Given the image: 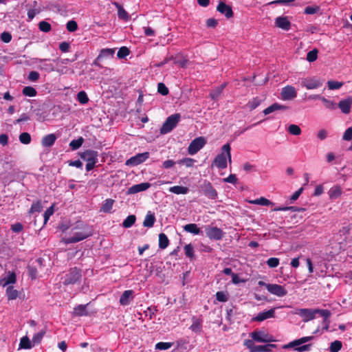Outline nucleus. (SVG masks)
Returning <instances> with one entry per match:
<instances>
[{
  "instance_id": "nucleus-1",
  "label": "nucleus",
  "mask_w": 352,
  "mask_h": 352,
  "mask_svg": "<svg viewBox=\"0 0 352 352\" xmlns=\"http://www.w3.org/2000/svg\"><path fill=\"white\" fill-rule=\"evenodd\" d=\"M231 147L229 144H224L221 148V153L214 159L212 166L214 165L219 169H224L227 167V157L231 162Z\"/></svg>"
},
{
  "instance_id": "nucleus-2",
  "label": "nucleus",
  "mask_w": 352,
  "mask_h": 352,
  "mask_svg": "<svg viewBox=\"0 0 352 352\" xmlns=\"http://www.w3.org/2000/svg\"><path fill=\"white\" fill-rule=\"evenodd\" d=\"M314 338V336L302 337L299 339L294 340L290 342L287 344L285 345L284 348L289 349V348H292L294 346H298L295 349V350H296L298 352L309 351L311 349V344H304V345H302V344L312 340Z\"/></svg>"
},
{
  "instance_id": "nucleus-3",
  "label": "nucleus",
  "mask_w": 352,
  "mask_h": 352,
  "mask_svg": "<svg viewBox=\"0 0 352 352\" xmlns=\"http://www.w3.org/2000/svg\"><path fill=\"white\" fill-rule=\"evenodd\" d=\"M181 115L179 113H174L168 116L160 128V133L162 135L167 134L175 128L180 121Z\"/></svg>"
},
{
  "instance_id": "nucleus-4",
  "label": "nucleus",
  "mask_w": 352,
  "mask_h": 352,
  "mask_svg": "<svg viewBox=\"0 0 352 352\" xmlns=\"http://www.w3.org/2000/svg\"><path fill=\"white\" fill-rule=\"evenodd\" d=\"M244 345L250 350V352H272L277 346L270 342L265 345H256L253 340H245Z\"/></svg>"
},
{
  "instance_id": "nucleus-5",
  "label": "nucleus",
  "mask_w": 352,
  "mask_h": 352,
  "mask_svg": "<svg viewBox=\"0 0 352 352\" xmlns=\"http://www.w3.org/2000/svg\"><path fill=\"white\" fill-rule=\"evenodd\" d=\"M81 270L77 267L71 268L69 272L62 277L64 285H74L81 279Z\"/></svg>"
},
{
  "instance_id": "nucleus-6",
  "label": "nucleus",
  "mask_w": 352,
  "mask_h": 352,
  "mask_svg": "<svg viewBox=\"0 0 352 352\" xmlns=\"http://www.w3.org/2000/svg\"><path fill=\"white\" fill-rule=\"evenodd\" d=\"M250 335L253 342L255 341L256 342L269 343L276 341L272 335H270L264 331L256 330L252 331Z\"/></svg>"
},
{
  "instance_id": "nucleus-7",
  "label": "nucleus",
  "mask_w": 352,
  "mask_h": 352,
  "mask_svg": "<svg viewBox=\"0 0 352 352\" xmlns=\"http://www.w3.org/2000/svg\"><path fill=\"white\" fill-rule=\"evenodd\" d=\"M206 140L204 137L195 138L188 147V153L191 155H195L206 145Z\"/></svg>"
},
{
  "instance_id": "nucleus-8",
  "label": "nucleus",
  "mask_w": 352,
  "mask_h": 352,
  "mask_svg": "<svg viewBox=\"0 0 352 352\" xmlns=\"http://www.w3.org/2000/svg\"><path fill=\"white\" fill-rule=\"evenodd\" d=\"M200 190L203 194L210 199H216L217 198V192L213 188L211 183L207 180H204L201 184H200Z\"/></svg>"
},
{
  "instance_id": "nucleus-9",
  "label": "nucleus",
  "mask_w": 352,
  "mask_h": 352,
  "mask_svg": "<svg viewBox=\"0 0 352 352\" xmlns=\"http://www.w3.org/2000/svg\"><path fill=\"white\" fill-rule=\"evenodd\" d=\"M91 235V231L89 232H76L73 236L65 237L63 241L65 244L75 243L81 241Z\"/></svg>"
},
{
  "instance_id": "nucleus-10",
  "label": "nucleus",
  "mask_w": 352,
  "mask_h": 352,
  "mask_svg": "<svg viewBox=\"0 0 352 352\" xmlns=\"http://www.w3.org/2000/svg\"><path fill=\"white\" fill-rule=\"evenodd\" d=\"M206 236L212 240L219 241L224 236V232L216 226H208L205 229Z\"/></svg>"
},
{
  "instance_id": "nucleus-11",
  "label": "nucleus",
  "mask_w": 352,
  "mask_h": 352,
  "mask_svg": "<svg viewBox=\"0 0 352 352\" xmlns=\"http://www.w3.org/2000/svg\"><path fill=\"white\" fill-rule=\"evenodd\" d=\"M294 314L299 316L302 318L303 322H307L316 318V309H296L294 311Z\"/></svg>"
},
{
  "instance_id": "nucleus-12",
  "label": "nucleus",
  "mask_w": 352,
  "mask_h": 352,
  "mask_svg": "<svg viewBox=\"0 0 352 352\" xmlns=\"http://www.w3.org/2000/svg\"><path fill=\"white\" fill-rule=\"evenodd\" d=\"M148 157V152L138 153L135 155L128 159L125 162V165L128 166H135L144 162Z\"/></svg>"
},
{
  "instance_id": "nucleus-13",
  "label": "nucleus",
  "mask_w": 352,
  "mask_h": 352,
  "mask_svg": "<svg viewBox=\"0 0 352 352\" xmlns=\"http://www.w3.org/2000/svg\"><path fill=\"white\" fill-rule=\"evenodd\" d=\"M302 87H306L307 89H317L322 85V82L318 77L305 78L301 81Z\"/></svg>"
},
{
  "instance_id": "nucleus-14",
  "label": "nucleus",
  "mask_w": 352,
  "mask_h": 352,
  "mask_svg": "<svg viewBox=\"0 0 352 352\" xmlns=\"http://www.w3.org/2000/svg\"><path fill=\"white\" fill-rule=\"evenodd\" d=\"M275 309L276 308H272L269 310L260 312L256 316H254L251 319V321L263 322L267 319L273 318L275 317Z\"/></svg>"
},
{
  "instance_id": "nucleus-15",
  "label": "nucleus",
  "mask_w": 352,
  "mask_h": 352,
  "mask_svg": "<svg viewBox=\"0 0 352 352\" xmlns=\"http://www.w3.org/2000/svg\"><path fill=\"white\" fill-rule=\"evenodd\" d=\"M280 96L283 100H291L296 97L297 92L294 87L287 85L282 89Z\"/></svg>"
},
{
  "instance_id": "nucleus-16",
  "label": "nucleus",
  "mask_w": 352,
  "mask_h": 352,
  "mask_svg": "<svg viewBox=\"0 0 352 352\" xmlns=\"http://www.w3.org/2000/svg\"><path fill=\"white\" fill-rule=\"evenodd\" d=\"M217 10L221 14L224 15L227 19H230L234 15L232 7L226 4L223 1H219L217 6Z\"/></svg>"
},
{
  "instance_id": "nucleus-17",
  "label": "nucleus",
  "mask_w": 352,
  "mask_h": 352,
  "mask_svg": "<svg viewBox=\"0 0 352 352\" xmlns=\"http://www.w3.org/2000/svg\"><path fill=\"white\" fill-rule=\"evenodd\" d=\"M267 291L274 295H276L278 297L285 296L287 294V291L285 288L278 284H270L267 285Z\"/></svg>"
},
{
  "instance_id": "nucleus-18",
  "label": "nucleus",
  "mask_w": 352,
  "mask_h": 352,
  "mask_svg": "<svg viewBox=\"0 0 352 352\" xmlns=\"http://www.w3.org/2000/svg\"><path fill=\"white\" fill-rule=\"evenodd\" d=\"M80 158L87 162L97 163L98 153L94 150H86L80 153Z\"/></svg>"
},
{
  "instance_id": "nucleus-19",
  "label": "nucleus",
  "mask_w": 352,
  "mask_h": 352,
  "mask_svg": "<svg viewBox=\"0 0 352 352\" xmlns=\"http://www.w3.org/2000/svg\"><path fill=\"white\" fill-rule=\"evenodd\" d=\"M151 184L148 182H143L138 184L133 185L128 188L126 194L133 195L140 192L146 190L151 187Z\"/></svg>"
},
{
  "instance_id": "nucleus-20",
  "label": "nucleus",
  "mask_w": 352,
  "mask_h": 352,
  "mask_svg": "<svg viewBox=\"0 0 352 352\" xmlns=\"http://www.w3.org/2000/svg\"><path fill=\"white\" fill-rule=\"evenodd\" d=\"M275 25L283 30L288 31L291 28L292 23L288 16H280L276 18Z\"/></svg>"
},
{
  "instance_id": "nucleus-21",
  "label": "nucleus",
  "mask_w": 352,
  "mask_h": 352,
  "mask_svg": "<svg viewBox=\"0 0 352 352\" xmlns=\"http://www.w3.org/2000/svg\"><path fill=\"white\" fill-rule=\"evenodd\" d=\"M351 104L352 99L351 97L349 96L346 99L340 100L338 104L337 108H340L342 113L349 114L351 111Z\"/></svg>"
},
{
  "instance_id": "nucleus-22",
  "label": "nucleus",
  "mask_w": 352,
  "mask_h": 352,
  "mask_svg": "<svg viewBox=\"0 0 352 352\" xmlns=\"http://www.w3.org/2000/svg\"><path fill=\"white\" fill-rule=\"evenodd\" d=\"M112 4L118 10V17L124 21H128L131 19L129 14L124 9L122 5L116 1H113Z\"/></svg>"
},
{
  "instance_id": "nucleus-23",
  "label": "nucleus",
  "mask_w": 352,
  "mask_h": 352,
  "mask_svg": "<svg viewBox=\"0 0 352 352\" xmlns=\"http://www.w3.org/2000/svg\"><path fill=\"white\" fill-rule=\"evenodd\" d=\"M16 281V274L14 272H9L7 276L0 278V285L6 287L10 284L15 283Z\"/></svg>"
},
{
  "instance_id": "nucleus-24",
  "label": "nucleus",
  "mask_w": 352,
  "mask_h": 352,
  "mask_svg": "<svg viewBox=\"0 0 352 352\" xmlns=\"http://www.w3.org/2000/svg\"><path fill=\"white\" fill-rule=\"evenodd\" d=\"M133 293L134 292L133 290L124 291L120 298L119 302L120 305L123 306L129 305L133 298Z\"/></svg>"
},
{
  "instance_id": "nucleus-25",
  "label": "nucleus",
  "mask_w": 352,
  "mask_h": 352,
  "mask_svg": "<svg viewBox=\"0 0 352 352\" xmlns=\"http://www.w3.org/2000/svg\"><path fill=\"white\" fill-rule=\"evenodd\" d=\"M57 139L54 133H50L45 135L41 140V145L43 147H51L54 145Z\"/></svg>"
},
{
  "instance_id": "nucleus-26",
  "label": "nucleus",
  "mask_w": 352,
  "mask_h": 352,
  "mask_svg": "<svg viewBox=\"0 0 352 352\" xmlns=\"http://www.w3.org/2000/svg\"><path fill=\"white\" fill-rule=\"evenodd\" d=\"M192 323L190 327L192 331L200 334L202 331V320L195 316L192 318Z\"/></svg>"
},
{
  "instance_id": "nucleus-27",
  "label": "nucleus",
  "mask_w": 352,
  "mask_h": 352,
  "mask_svg": "<svg viewBox=\"0 0 352 352\" xmlns=\"http://www.w3.org/2000/svg\"><path fill=\"white\" fill-rule=\"evenodd\" d=\"M226 86V83H223V84L217 87L215 89H212L210 92V97L211 98V99L214 101L218 100L220 95L222 94Z\"/></svg>"
},
{
  "instance_id": "nucleus-28",
  "label": "nucleus",
  "mask_w": 352,
  "mask_h": 352,
  "mask_svg": "<svg viewBox=\"0 0 352 352\" xmlns=\"http://www.w3.org/2000/svg\"><path fill=\"white\" fill-rule=\"evenodd\" d=\"M184 230L194 235H199L201 233V229L196 223H188L183 226Z\"/></svg>"
},
{
  "instance_id": "nucleus-29",
  "label": "nucleus",
  "mask_w": 352,
  "mask_h": 352,
  "mask_svg": "<svg viewBox=\"0 0 352 352\" xmlns=\"http://www.w3.org/2000/svg\"><path fill=\"white\" fill-rule=\"evenodd\" d=\"M155 222V217L154 213L148 211L143 221V226L146 228H152Z\"/></svg>"
},
{
  "instance_id": "nucleus-30",
  "label": "nucleus",
  "mask_w": 352,
  "mask_h": 352,
  "mask_svg": "<svg viewBox=\"0 0 352 352\" xmlns=\"http://www.w3.org/2000/svg\"><path fill=\"white\" fill-rule=\"evenodd\" d=\"M287 109V107L285 105L280 104L278 103H274L265 109L263 110V113L265 115H268L272 112H274L278 110H285Z\"/></svg>"
},
{
  "instance_id": "nucleus-31",
  "label": "nucleus",
  "mask_w": 352,
  "mask_h": 352,
  "mask_svg": "<svg viewBox=\"0 0 352 352\" xmlns=\"http://www.w3.org/2000/svg\"><path fill=\"white\" fill-rule=\"evenodd\" d=\"M168 191L176 195H186L189 192V189L186 186H174L170 187Z\"/></svg>"
},
{
  "instance_id": "nucleus-32",
  "label": "nucleus",
  "mask_w": 352,
  "mask_h": 352,
  "mask_svg": "<svg viewBox=\"0 0 352 352\" xmlns=\"http://www.w3.org/2000/svg\"><path fill=\"white\" fill-rule=\"evenodd\" d=\"M290 210L292 212H304L305 209L302 207L298 206H278L272 209V211H287Z\"/></svg>"
},
{
  "instance_id": "nucleus-33",
  "label": "nucleus",
  "mask_w": 352,
  "mask_h": 352,
  "mask_svg": "<svg viewBox=\"0 0 352 352\" xmlns=\"http://www.w3.org/2000/svg\"><path fill=\"white\" fill-rule=\"evenodd\" d=\"M114 200L112 199H107L102 204L100 211L105 213H110L111 212Z\"/></svg>"
},
{
  "instance_id": "nucleus-34",
  "label": "nucleus",
  "mask_w": 352,
  "mask_h": 352,
  "mask_svg": "<svg viewBox=\"0 0 352 352\" xmlns=\"http://www.w3.org/2000/svg\"><path fill=\"white\" fill-rule=\"evenodd\" d=\"M115 54V50L111 48L102 49L98 55V58H113Z\"/></svg>"
},
{
  "instance_id": "nucleus-35",
  "label": "nucleus",
  "mask_w": 352,
  "mask_h": 352,
  "mask_svg": "<svg viewBox=\"0 0 352 352\" xmlns=\"http://www.w3.org/2000/svg\"><path fill=\"white\" fill-rule=\"evenodd\" d=\"M87 305H79L77 307H74V312L76 316H87L89 315L88 311H87Z\"/></svg>"
},
{
  "instance_id": "nucleus-36",
  "label": "nucleus",
  "mask_w": 352,
  "mask_h": 352,
  "mask_svg": "<svg viewBox=\"0 0 352 352\" xmlns=\"http://www.w3.org/2000/svg\"><path fill=\"white\" fill-rule=\"evenodd\" d=\"M6 294L8 300H15L19 296L18 291L14 289L13 286H8Z\"/></svg>"
},
{
  "instance_id": "nucleus-37",
  "label": "nucleus",
  "mask_w": 352,
  "mask_h": 352,
  "mask_svg": "<svg viewBox=\"0 0 352 352\" xmlns=\"http://www.w3.org/2000/svg\"><path fill=\"white\" fill-rule=\"evenodd\" d=\"M169 245V239L164 233L159 234V248L162 250L166 248Z\"/></svg>"
},
{
  "instance_id": "nucleus-38",
  "label": "nucleus",
  "mask_w": 352,
  "mask_h": 352,
  "mask_svg": "<svg viewBox=\"0 0 352 352\" xmlns=\"http://www.w3.org/2000/svg\"><path fill=\"white\" fill-rule=\"evenodd\" d=\"M47 60L46 59H38V62L41 63L39 65V69L41 70H45L47 72H50L54 71V67L51 63H45Z\"/></svg>"
},
{
  "instance_id": "nucleus-39",
  "label": "nucleus",
  "mask_w": 352,
  "mask_h": 352,
  "mask_svg": "<svg viewBox=\"0 0 352 352\" xmlns=\"http://www.w3.org/2000/svg\"><path fill=\"white\" fill-rule=\"evenodd\" d=\"M136 221V217L134 214L129 215L122 222V226L125 228H131Z\"/></svg>"
},
{
  "instance_id": "nucleus-40",
  "label": "nucleus",
  "mask_w": 352,
  "mask_h": 352,
  "mask_svg": "<svg viewBox=\"0 0 352 352\" xmlns=\"http://www.w3.org/2000/svg\"><path fill=\"white\" fill-rule=\"evenodd\" d=\"M250 203L253 204L260 205V206H274V204L270 200L265 198L260 197L258 199H256L253 201H251Z\"/></svg>"
},
{
  "instance_id": "nucleus-41",
  "label": "nucleus",
  "mask_w": 352,
  "mask_h": 352,
  "mask_svg": "<svg viewBox=\"0 0 352 352\" xmlns=\"http://www.w3.org/2000/svg\"><path fill=\"white\" fill-rule=\"evenodd\" d=\"M84 142V139L82 137L76 140H73L69 143V146L72 150L75 151L78 149Z\"/></svg>"
},
{
  "instance_id": "nucleus-42",
  "label": "nucleus",
  "mask_w": 352,
  "mask_h": 352,
  "mask_svg": "<svg viewBox=\"0 0 352 352\" xmlns=\"http://www.w3.org/2000/svg\"><path fill=\"white\" fill-rule=\"evenodd\" d=\"M329 194L331 199H336L342 195V190L340 186H334L329 190Z\"/></svg>"
},
{
  "instance_id": "nucleus-43",
  "label": "nucleus",
  "mask_w": 352,
  "mask_h": 352,
  "mask_svg": "<svg viewBox=\"0 0 352 352\" xmlns=\"http://www.w3.org/2000/svg\"><path fill=\"white\" fill-rule=\"evenodd\" d=\"M22 93L25 96L34 97L36 96L37 91L34 87L26 86L23 89Z\"/></svg>"
},
{
  "instance_id": "nucleus-44",
  "label": "nucleus",
  "mask_w": 352,
  "mask_h": 352,
  "mask_svg": "<svg viewBox=\"0 0 352 352\" xmlns=\"http://www.w3.org/2000/svg\"><path fill=\"white\" fill-rule=\"evenodd\" d=\"M261 102V98H259L258 97H254L251 100L249 101L247 105L250 110L252 111L255 109L256 107H258L260 105Z\"/></svg>"
},
{
  "instance_id": "nucleus-45",
  "label": "nucleus",
  "mask_w": 352,
  "mask_h": 352,
  "mask_svg": "<svg viewBox=\"0 0 352 352\" xmlns=\"http://www.w3.org/2000/svg\"><path fill=\"white\" fill-rule=\"evenodd\" d=\"M42 209H43V206L41 204V201L40 200H38L32 204L31 208L28 212H29V214H33L36 212H39L42 210Z\"/></svg>"
},
{
  "instance_id": "nucleus-46",
  "label": "nucleus",
  "mask_w": 352,
  "mask_h": 352,
  "mask_svg": "<svg viewBox=\"0 0 352 352\" xmlns=\"http://www.w3.org/2000/svg\"><path fill=\"white\" fill-rule=\"evenodd\" d=\"M342 347V343L340 340H335L330 344L329 351L331 352H338Z\"/></svg>"
},
{
  "instance_id": "nucleus-47",
  "label": "nucleus",
  "mask_w": 352,
  "mask_h": 352,
  "mask_svg": "<svg viewBox=\"0 0 352 352\" xmlns=\"http://www.w3.org/2000/svg\"><path fill=\"white\" fill-rule=\"evenodd\" d=\"M185 255L190 259L195 258V251L193 246L190 243L186 245L184 248Z\"/></svg>"
},
{
  "instance_id": "nucleus-48",
  "label": "nucleus",
  "mask_w": 352,
  "mask_h": 352,
  "mask_svg": "<svg viewBox=\"0 0 352 352\" xmlns=\"http://www.w3.org/2000/svg\"><path fill=\"white\" fill-rule=\"evenodd\" d=\"M77 100L80 104H85L88 102L89 98L85 91H80L77 94Z\"/></svg>"
},
{
  "instance_id": "nucleus-49",
  "label": "nucleus",
  "mask_w": 352,
  "mask_h": 352,
  "mask_svg": "<svg viewBox=\"0 0 352 352\" xmlns=\"http://www.w3.org/2000/svg\"><path fill=\"white\" fill-rule=\"evenodd\" d=\"M45 333H46L45 330L42 329L39 332L35 333L34 335V336L32 337V342L34 344H39L41 342L44 335L45 334Z\"/></svg>"
},
{
  "instance_id": "nucleus-50",
  "label": "nucleus",
  "mask_w": 352,
  "mask_h": 352,
  "mask_svg": "<svg viewBox=\"0 0 352 352\" xmlns=\"http://www.w3.org/2000/svg\"><path fill=\"white\" fill-rule=\"evenodd\" d=\"M19 138L20 142L23 144H30L31 142V140H32L30 134L27 132L21 133L19 135Z\"/></svg>"
},
{
  "instance_id": "nucleus-51",
  "label": "nucleus",
  "mask_w": 352,
  "mask_h": 352,
  "mask_svg": "<svg viewBox=\"0 0 352 352\" xmlns=\"http://www.w3.org/2000/svg\"><path fill=\"white\" fill-rule=\"evenodd\" d=\"M322 102L324 103V107L327 109H329L330 110H335L337 108L338 104H336L335 102L332 100L327 99L324 97L322 98Z\"/></svg>"
},
{
  "instance_id": "nucleus-52",
  "label": "nucleus",
  "mask_w": 352,
  "mask_h": 352,
  "mask_svg": "<svg viewBox=\"0 0 352 352\" xmlns=\"http://www.w3.org/2000/svg\"><path fill=\"white\" fill-rule=\"evenodd\" d=\"M316 314H320V316L323 318L322 320H329V318L331 316V311L328 309H316Z\"/></svg>"
},
{
  "instance_id": "nucleus-53",
  "label": "nucleus",
  "mask_w": 352,
  "mask_h": 352,
  "mask_svg": "<svg viewBox=\"0 0 352 352\" xmlns=\"http://www.w3.org/2000/svg\"><path fill=\"white\" fill-rule=\"evenodd\" d=\"M19 346L21 349H29L32 348V344L30 339L27 337H23L21 339Z\"/></svg>"
},
{
  "instance_id": "nucleus-54",
  "label": "nucleus",
  "mask_w": 352,
  "mask_h": 352,
  "mask_svg": "<svg viewBox=\"0 0 352 352\" xmlns=\"http://www.w3.org/2000/svg\"><path fill=\"white\" fill-rule=\"evenodd\" d=\"M38 28L41 32L47 33L51 30L52 26L48 22L42 21L38 23Z\"/></svg>"
},
{
  "instance_id": "nucleus-55",
  "label": "nucleus",
  "mask_w": 352,
  "mask_h": 352,
  "mask_svg": "<svg viewBox=\"0 0 352 352\" xmlns=\"http://www.w3.org/2000/svg\"><path fill=\"white\" fill-rule=\"evenodd\" d=\"M318 51L317 49H314V50L309 51L307 54L306 58H307V61H309L310 63L315 61L318 58Z\"/></svg>"
},
{
  "instance_id": "nucleus-56",
  "label": "nucleus",
  "mask_w": 352,
  "mask_h": 352,
  "mask_svg": "<svg viewBox=\"0 0 352 352\" xmlns=\"http://www.w3.org/2000/svg\"><path fill=\"white\" fill-rule=\"evenodd\" d=\"M130 54V50L127 47L123 46L121 47L117 53V56L118 58H124Z\"/></svg>"
},
{
  "instance_id": "nucleus-57",
  "label": "nucleus",
  "mask_w": 352,
  "mask_h": 352,
  "mask_svg": "<svg viewBox=\"0 0 352 352\" xmlns=\"http://www.w3.org/2000/svg\"><path fill=\"white\" fill-rule=\"evenodd\" d=\"M173 344V342H160L155 344V349L160 351L167 350L170 349Z\"/></svg>"
},
{
  "instance_id": "nucleus-58",
  "label": "nucleus",
  "mask_w": 352,
  "mask_h": 352,
  "mask_svg": "<svg viewBox=\"0 0 352 352\" xmlns=\"http://www.w3.org/2000/svg\"><path fill=\"white\" fill-rule=\"evenodd\" d=\"M287 131L290 134L294 135H298L301 133L300 128L296 124H290L288 126Z\"/></svg>"
},
{
  "instance_id": "nucleus-59",
  "label": "nucleus",
  "mask_w": 352,
  "mask_h": 352,
  "mask_svg": "<svg viewBox=\"0 0 352 352\" xmlns=\"http://www.w3.org/2000/svg\"><path fill=\"white\" fill-rule=\"evenodd\" d=\"M327 85L329 89L334 90L338 89L343 85V82L335 80H329L327 82Z\"/></svg>"
},
{
  "instance_id": "nucleus-60",
  "label": "nucleus",
  "mask_w": 352,
  "mask_h": 352,
  "mask_svg": "<svg viewBox=\"0 0 352 352\" xmlns=\"http://www.w3.org/2000/svg\"><path fill=\"white\" fill-rule=\"evenodd\" d=\"M66 28L68 32H74L78 30V24L76 21L70 20L67 23Z\"/></svg>"
},
{
  "instance_id": "nucleus-61",
  "label": "nucleus",
  "mask_w": 352,
  "mask_h": 352,
  "mask_svg": "<svg viewBox=\"0 0 352 352\" xmlns=\"http://www.w3.org/2000/svg\"><path fill=\"white\" fill-rule=\"evenodd\" d=\"M216 299L222 302H225L228 300V294L224 292H217L215 294Z\"/></svg>"
},
{
  "instance_id": "nucleus-62",
  "label": "nucleus",
  "mask_w": 352,
  "mask_h": 352,
  "mask_svg": "<svg viewBox=\"0 0 352 352\" xmlns=\"http://www.w3.org/2000/svg\"><path fill=\"white\" fill-rule=\"evenodd\" d=\"M195 160L190 158V157H185L183 158L177 162L179 164H184L186 167H192L195 163Z\"/></svg>"
},
{
  "instance_id": "nucleus-63",
  "label": "nucleus",
  "mask_w": 352,
  "mask_h": 352,
  "mask_svg": "<svg viewBox=\"0 0 352 352\" xmlns=\"http://www.w3.org/2000/svg\"><path fill=\"white\" fill-rule=\"evenodd\" d=\"M320 9V6H307L305 8L304 13L306 14H314L319 12Z\"/></svg>"
},
{
  "instance_id": "nucleus-64",
  "label": "nucleus",
  "mask_w": 352,
  "mask_h": 352,
  "mask_svg": "<svg viewBox=\"0 0 352 352\" xmlns=\"http://www.w3.org/2000/svg\"><path fill=\"white\" fill-rule=\"evenodd\" d=\"M157 91L162 96H166L168 94V89L163 82L158 83Z\"/></svg>"
}]
</instances>
